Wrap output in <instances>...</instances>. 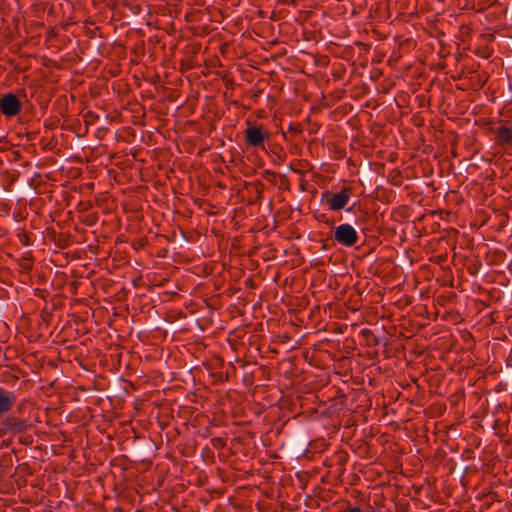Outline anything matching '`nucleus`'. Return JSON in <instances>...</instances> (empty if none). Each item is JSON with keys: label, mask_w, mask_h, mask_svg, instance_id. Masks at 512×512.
<instances>
[{"label": "nucleus", "mask_w": 512, "mask_h": 512, "mask_svg": "<svg viewBox=\"0 0 512 512\" xmlns=\"http://www.w3.org/2000/svg\"><path fill=\"white\" fill-rule=\"evenodd\" d=\"M22 109V102L13 93L0 97V111L6 117L16 116Z\"/></svg>", "instance_id": "nucleus-4"}, {"label": "nucleus", "mask_w": 512, "mask_h": 512, "mask_svg": "<svg viewBox=\"0 0 512 512\" xmlns=\"http://www.w3.org/2000/svg\"><path fill=\"white\" fill-rule=\"evenodd\" d=\"M290 130H291V131L299 132V130H298V129H294L292 126H290Z\"/></svg>", "instance_id": "nucleus-9"}, {"label": "nucleus", "mask_w": 512, "mask_h": 512, "mask_svg": "<svg viewBox=\"0 0 512 512\" xmlns=\"http://www.w3.org/2000/svg\"><path fill=\"white\" fill-rule=\"evenodd\" d=\"M352 195L350 188H343L340 192L331 194L329 192L323 194L325 203L331 210L338 211L343 209L349 202Z\"/></svg>", "instance_id": "nucleus-2"}, {"label": "nucleus", "mask_w": 512, "mask_h": 512, "mask_svg": "<svg viewBox=\"0 0 512 512\" xmlns=\"http://www.w3.org/2000/svg\"><path fill=\"white\" fill-rule=\"evenodd\" d=\"M335 240L344 246L351 247L358 241L356 230L349 224H341L335 228Z\"/></svg>", "instance_id": "nucleus-3"}, {"label": "nucleus", "mask_w": 512, "mask_h": 512, "mask_svg": "<svg viewBox=\"0 0 512 512\" xmlns=\"http://www.w3.org/2000/svg\"><path fill=\"white\" fill-rule=\"evenodd\" d=\"M212 443L216 448H223L225 446V442L222 438H213Z\"/></svg>", "instance_id": "nucleus-8"}, {"label": "nucleus", "mask_w": 512, "mask_h": 512, "mask_svg": "<svg viewBox=\"0 0 512 512\" xmlns=\"http://www.w3.org/2000/svg\"><path fill=\"white\" fill-rule=\"evenodd\" d=\"M244 138L247 145L261 147L268 138V134L263 130L262 126L249 124L244 131Z\"/></svg>", "instance_id": "nucleus-5"}, {"label": "nucleus", "mask_w": 512, "mask_h": 512, "mask_svg": "<svg viewBox=\"0 0 512 512\" xmlns=\"http://www.w3.org/2000/svg\"><path fill=\"white\" fill-rule=\"evenodd\" d=\"M495 141L499 145H511L512 144V128L506 126H500L495 135Z\"/></svg>", "instance_id": "nucleus-7"}, {"label": "nucleus", "mask_w": 512, "mask_h": 512, "mask_svg": "<svg viewBox=\"0 0 512 512\" xmlns=\"http://www.w3.org/2000/svg\"><path fill=\"white\" fill-rule=\"evenodd\" d=\"M28 427L29 424L25 420L14 415H9L0 422V434H20L24 433Z\"/></svg>", "instance_id": "nucleus-1"}, {"label": "nucleus", "mask_w": 512, "mask_h": 512, "mask_svg": "<svg viewBox=\"0 0 512 512\" xmlns=\"http://www.w3.org/2000/svg\"><path fill=\"white\" fill-rule=\"evenodd\" d=\"M17 401L14 392L0 387V417L10 412Z\"/></svg>", "instance_id": "nucleus-6"}]
</instances>
